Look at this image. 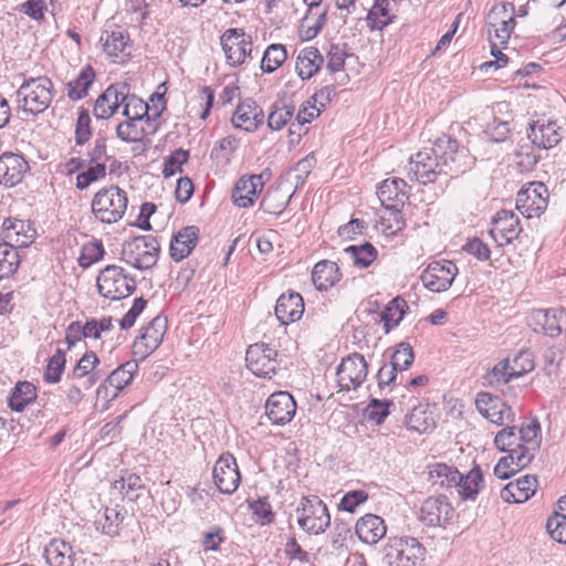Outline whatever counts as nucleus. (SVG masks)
<instances>
[{
  "mask_svg": "<svg viewBox=\"0 0 566 566\" xmlns=\"http://www.w3.org/2000/svg\"><path fill=\"white\" fill-rule=\"evenodd\" d=\"M471 164L468 150L460 149L455 139L443 135L436 139L431 148L410 157L408 175L422 185L439 179L447 185L450 178L464 172Z\"/></svg>",
  "mask_w": 566,
  "mask_h": 566,
  "instance_id": "1",
  "label": "nucleus"
},
{
  "mask_svg": "<svg viewBox=\"0 0 566 566\" xmlns=\"http://www.w3.org/2000/svg\"><path fill=\"white\" fill-rule=\"evenodd\" d=\"M53 96V83L49 77H31L17 91V107L27 115L35 116L49 108Z\"/></svg>",
  "mask_w": 566,
  "mask_h": 566,
  "instance_id": "2",
  "label": "nucleus"
},
{
  "mask_svg": "<svg viewBox=\"0 0 566 566\" xmlns=\"http://www.w3.org/2000/svg\"><path fill=\"white\" fill-rule=\"evenodd\" d=\"M128 198L126 191L118 186L101 188L93 197L91 210L93 216L102 223L118 222L127 210Z\"/></svg>",
  "mask_w": 566,
  "mask_h": 566,
  "instance_id": "3",
  "label": "nucleus"
},
{
  "mask_svg": "<svg viewBox=\"0 0 566 566\" xmlns=\"http://www.w3.org/2000/svg\"><path fill=\"white\" fill-rule=\"evenodd\" d=\"M426 548L415 537H391L384 548L382 562L387 566H417L424 559Z\"/></svg>",
  "mask_w": 566,
  "mask_h": 566,
  "instance_id": "4",
  "label": "nucleus"
},
{
  "mask_svg": "<svg viewBox=\"0 0 566 566\" xmlns=\"http://www.w3.org/2000/svg\"><path fill=\"white\" fill-rule=\"evenodd\" d=\"M298 526L307 534L324 533L331 524L326 504L316 495L303 496L296 507Z\"/></svg>",
  "mask_w": 566,
  "mask_h": 566,
  "instance_id": "5",
  "label": "nucleus"
},
{
  "mask_svg": "<svg viewBox=\"0 0 566 566\" xmlns=\"http://www.w3.org/2000/svg\"><path fill=\"white\" fill-rule=\"evenodd\" d=\"M160 245L153 235H140L123 245V259L135 269L147 270L157 264Z\"/></svg>",
  "mask_w": 566,
  "mask_h": 566,
  "instance_id": "6",
  "label": "nucleus"
},
{
  "mask_svg": "<svg viewBox=\"0 0 566 566\" xmlns=\"http://www.w3.org/2000/svg\"><path fill=\"white\" fill-rule=\"evenodd\" d=\"M136 289V282L118 265H107L97 276V290L109 300H122L129 296Z\"/></svg>",
  "mask_w": 566,
  "mask_h": 566,
  "instance_id": "7",
  "label": "nucleus"
},
{
  "mask_svg": "<svg viewBox=\"0 0 566 566\" xmlns=\"http://www.w3.org/2000/svg\"><path fill=\"white\" fill-rule=\"evenodd\" d=\"M407 184L401 178L386 179L377 187V197L384 209L394 211L395 224L389 228L392 230L402 229L405 221L401 213L406 200L408 199Z\"/></svg>",
  "mask_w": 566,
  "mask_h": 566,
  "instance_id": "8",
  "label": "nucleus"
},
{
  "mask_svg": "<svg viewBox=\"0 0 566 566\" xmlns=\"http://www.w3.org/2000/svg\"><path fill=\"white\" fill-rule=\"evenodd\" d=\"M548 197V189L543 182H530L517 192L515 206L527 219L539 217L547 208Z\"/></svg>",
  "mask_w": 566,
  "mask_h": 566,
  "instance_id": "9",
  "label": "nucleus"
},
{
  "mask_svg": "<svg viewBox=\"0 0 566 566\" xmlns=\"http://www.w3.org/2000/svg\"><path fill=\"white\" fill-rule=\"evenodd\" d=\"M130 88L128 84H126V94L125 98H123L122 114L130 119V120H143L145 117L147 120L156 119L160 116L161 112L165 109V99L161 94H154L150 98L153 103V107H150L146 102L142 98L137 97L134 94L129 93Z\"/></svg>",
  "mask_w": 566,
  "mask_h": 566,
  "instance_id": "10",
  "label": "nucleus"
},
{
  "mask_svg": "<svg viewBox=\"0 0 566 566\" xmlns=\"http://www.w3.org/2000/svg\"><path fill=\"white\" fill-rule=\"evenodd\" d=\"M227 63L239 66L252 54L251 36L242 29H228L220 38Z\"/></svg>",
  "mask_w": 566,
  "mask_h": 566,
  "instance_id": "11",
  "label": "nucleus"
},
{
  "mask_svg": "<svg viewBox=\"0 0 566 566\" xmlns=\"http://www.w3.org/2000/svg\"><path fill=\"white\" fill-rule=\"evenodd\" d=\"M367 374L368 364L361 354L354 353L343 358L336 371L340 390L349 391L358 388L365 381Z\"/></svg>",
  "mask_w": 566,
  "mask_h": 566,
  "instance_id": "12",
  "label": "nucleus"
},
{
  "mask_svg": "<svg viewBox=\"0 0 566 566\" xmlns=\"http://www.w3.org/2000/svg\"><path fill=\"white\" fill-rule=\"evenodd\" d=\"M277 352L268 344L250 345L245 353L247 367L258 377L271 378L277 368Z\"/></svg>",
  "mask_w": 566,
  "mask_h": 566,
  "instance_id": "13",
  "label": "nucleus"
},
{
  "mask_svg": "<svg viewBox=\"0 0 566 566\" xmlns=\"http://www.w3.org/2000/svg\"><path fill=\"white\" fill-rule=\"evenodd\" d=\"M457 274L458 268L452 261H433L422 272L421 282L429 291L440 293L451 286Z\"/></svg>",
  "mask_w": 566,
  "mask_h": 566,
  "instance_id": "14",
  "label": "nucleus"
},
{
  "mask_svg": "<svg viewBox=\"0 0 566 566\" xmlns=\"http://www.w3.org/2000/svg\"><path fill=\"white\" fill-rule=\"evenodd\" d=\"M213 483L223 494H233L240 483L241 474L235 458L230 453H223L214 463L212 471Z\"/></svg>",
  "mask_w": 566,
  "mask_h": 566,
  "instance_id": "15",
  "label": "nucleus"
},
{
  "mask_svg": "<svg viewBox=\"0 0 566 566\" xmlns=\"http://www.w3.org/2000/svg\"><path fill=\"white\" fill-rule=\"evenodd\" d=\"M515 27L514 8L512 4L493 6L488 15V33L497 40L500 45L506 44Z\"/></svg>",
  "mask_w": 566,
  "mask_h": 566,
  "instance_id": "16",
  "label": "nucleus"
},
{
  "mask_svg": "<svg viewBox=\"0 0 566 566\" xmlns=\"http://www.w3.org/2000/svg\"><path fill=\"white\" fill-rule=\"evenodd\" d=\"M453 514L454 509L447 496H430L421 504L419 520L429 527H437L449 523Z\"/></svg>",
  "mask_w": 566,
  "mask_h": 566,
  "instance_id": "17",
  "label": "nucleus"
},
{
  "mask_svg": "<svg viewBox=\"0 0 566 566\" xmlns=\"http://www.w3.org/2000/svg\"><path fill=\"white\" fill-rule=\"evenodd\" d=\"M478 411L492 423L503 426L514 421L512 408L497 396L479 392L475 398Z\"/></svg>",
  "mask_w": 566,
  "mask_h": 566,
  "instance_id": "18",
  "label": "nucleus"
},
{
  "mask_svg": "<svg viewBox=\"0 0 566 566\" xmlns=\"http://www.w3.org/2000/svg\"><path fill=\"white\" fill-rule=\"evenodd\" d=\"M490 237L499 247L511 243L522 232L518 217L510 210H500L491 222Z\"/></svg>",
  "mask_w": 566,
  "mask_h": 566,
  "instance_id": "19",
  "label": "nucleus"
},
{
  "mask_svg": "<svg viewBox=\"0 0 566 566\" xmlns=\"http://www.w3.org/2000/svg\"><path fill=\"white\" fill-rule=\"evenodd\" d=\"M167 331V318L164 316L154 317L144 328L142 335L135 340L133 352L140 358L148 357L163 342Z\"/></svg>",
  "mask_w": 566,
  "mask_h": 566,
  "instance_id": "20",
  "label": "nucleus"
},
{
  "mask_svg": "<svg viewBox=\"0 0 566 566\" xmlns=\"http://www.w3.org/2000/svg\"><path fill=\"white\" fill-rule=\"evenodd\" d=\"M137 369L138 364L136 360H128L122 364L108 375L104 384L99 385L97 396L114 400L132 382Z\"/></svg>",
  "mask_w": 566,
  "mask_h": 566,
  "instance_id": "21",
  "label": "nucleus"
},
{
  "mask_svg": "<svg viewBox=\"0 0 566 566\" xmlns=\"http://www.w3.org/2000/svg\"><path fill=\"white\" fill-rule=\"evenodd\" d=\"M296 410V402L286 391L272 394L265 403V412L273 424L282 426L290 422Z\"/></svg>",
  "mask_w": 566,
  "mask_h": 566,
  "instance_id": "22",
  "label": "nucleus"
},
{
  "mask_svg": "<svg viewBox=\"0 0 566 566\" xmlns=\"http://www.w3.org/2000/svg\"><path fill=\"white\" fill-rule=\"evenodd\" d=\"M527 138L537 148L551 149L562 140L560 126L555 120L537 119L530 124Z\"/></svg>",
  "mask_w": 566,
  "mask_h": 566,
  "instance_id": "23",
  "label": "nucleus"
},
{
  "mask_svg": "<svg viewBox=\"0 0 566 566\" xmlns=\"http://www.w3.org/2000/svg\"><path fill=\"white\" fill-rule=\"evenodd\" d=\"M126 94V83L109 85L95 101L93 114L97 119H108L122 107Z\"/></svg>",
  "mask_w": 566,
  "mask_h": 566,
  "instance_id": "24",
  "label": "nucleus"
},
{
  "mask_svg": "<svg viewBox=\"0 0 566 566\" xmlns=\"http://www.w3.org/2000/svg\"><path fill=\"white\" fill-rule=\"evenodd\" d=\"M264 172L241 177L232 190V201L240 208L251 207L264 187Z\"/></svg>",
  "mask_w": 566,
  "mask_h": 566,
  "instance_id": "25",
  "label": "nucleus"
},
{
  "mask_svg": "<svg viewBox=\"0 0 566 566\" xmlns=\"http://www.w3.org/2000/svg\"><path fill=\"white\" fill-rule=\"evenodd\" d=\"M2 233L4 242L17 249L29 247L33 242L36 231L30 221L8 218L2 223Z\"/></svg>",
  "mask_w": 566,
  "mask_h": 566,
  "instance_id": "26",
  "label": "nucleus"
},
{
  "mask_svg": "<svg viewBox=\"0 0 566 566\" xmlns=\"http://www.w3.org/2000/svg\"><path fill=\"white\" fill-rule=\"evenodd\" d=\"M28 161L20 155L4 153L0 156V184L13 187L20 184L28 171Z\"/></svg>",
  "mask_w": 566,
  "mask_h": 566,
  "instance_id": "27",
  "label": "nucleus"
},
{
  "mask_svg": "<svg viewBox=\"0 0 566 566\" xmlns=\"http://www.w3.org/2000/svg\"><path fill=\"white\" fill-rule=\"evenodd\" d=\"M263 119L262 108L252 98H245L237 106L232 124L235 128L254 132L263 123Z\"/></svg>",
  "mask_w": 566,
  "mask_h": 566,
  "instance_id": "28",
  "label": "nucleus"
},
{
  "mask_svg": "<svg viewBox=\"0 0 566 566\" xmlns=\"http://www.w3.org/2000/svg\"><path fill=\"white\" fill-rule=\"evenodd\" d=\"M304 313V302L300 293L289 291L276 301L275 316L283 325L298 321Z\"/></svg>",
  "mask_w": 566,
  "mask_h": 566,
  "instance_id": "29",
  "label": "nucleus"
},
{
  "mask_svg": "<svg viewBox=\"0 0 566 566\" xmlns=\"http://www.w3.org/2000/svg\"><path fill=\"white\" fill-rule=\"evenodd\" d=\"M410 401L416 402L410 411L405 416V426L408 430L417 433H424L436 426L433 412L429 405L420 403L416 397H410Z\"/></svg>",
  "mask_w": 566,
  "mask_h": 566,
  "instance_id": "30",
  "label": "nucleus"
},
{
  "mask_svg": "<svg viewBox=\"0 0 566 566\" xmlns=\"http://www.w3.org/2000/svg\"><path fill=\"white\" fill-rule=\"evenodd\" d=\"M532 319L549 337H556L566 329V310L562 307L537 310L533 313Z\"/></svg>",
  "mask_w": 566,
  "mask_h": 566,
  "instance_id": "31",
  "label": "nucleus"
},
{
  "mask_svg": "<svg viewBox=\"0 0 566 566\" xmlns=\"http://www.w3.org/2000/svg\"><path fill=\"white\" fill-rule=\"evenodd\" d=\"M533 367L532 360H527V364L521 366V368L511 367V359L505 358L494 365L493 368L484 375V381L491 387L507 384L512 379L525 375L532 370Z\"/></svg>",
  "mask_w": 566,
  "mask_h": 566,
  "instance_id": "32",
  "label": "nucleus"
},
{
  "mask_svg": "<svg viewBox=\"0 0 566 566\" xmlns=\"http://www.w3.org/2000/svg\"><path fill=\"white\" fill-rule=\"evenodd\" d=\"M537 484L535 475H524L507 483L501 490V497L509 503H523L535 494Z\"/></svg>",
  "mask_w": 566,
  "mask_h": 566,
  "instance_id": "33",
  "label": "nucleus"
},
{
  "mask_svg": "<svg viewBox=\"0 0 566 566\" xmlns=\"http://www.w3.org/2000/svg\"><path fill=\"white\" fill-rule=\"evenodd\" d=\"M355 531L363 543L374 545L385 537L387 527L380 516L365 514L357 521Z\"/></svg>",
  "mask_w": 566,
  "mask_h": 566,
  "instance_id": "34",
  "label": "nucleus"
},
{
  "mask_svg": "<svg viewBox=\"0 0 566 566\" xmlns=\"http://www.w3.org/2000/svg\"><path fill=\"white\" fill-rule=\"evenodd\" d=\"M199 239V228L188 226L178 231L170 242V256L179 262L186 259L195 249Z\"/></svg>",
  "mask_w": 566,
  "mask_h": 566,
  "instance_id": "35",
  "label": "nucleus"
},
{
  "mask_svg": "<svg viewBox=\"0 0 566 566\" xmlns=\"http://www.w3.org/2000/svg\"><path fill=\"white\" fill-rule=\"evenodd\" d=\"M304 2L308 6V10L302 20L300 34L302 40L310 41L316 38L324 28L327 21V10L314 17L313 10L319 7L322 0H304Z\"/></svg>",
  "mask_w": 566,
  "mask_h": 566,
  "instance_id": "36",
  "label": "nucleus"
},
{
  "mask_svg": "<svg viewBox=\"0 0 566 566\" xmlns=\"http://www.w3.org/2000/svg\"><path fill=\"white\" fill-rule=\"evenodd\" d=\"M342 273L336 262L322 260L312 271V281L318 291H327L340 281Z\"/></svg>",
  "mask_w": 566,
  "mask_h": 566,
  "instance_id": "37",
  "label": "nucleus"
},
{
  "mask_svg": "<svg viewBox=\"0 0 566 566\" xmlns=\"http://www.w3.org/2000/svg\"><path fill=\"white\" fill-rule=\"evenodd\" d=\"M50 566H74L75 553L71 544L62 539H52L44 549Z\"/></svg>",
  "mask_w": 566,
  "mask_h": 566,
  "instance_id": "38",
  "label": "nucleus"
},
{
  "mask_svg": "<svg viewBox=\"0 0 566 566\" xmlns=\"http://www.w3.org/2000/svg\"><path fill=\"white\" fill-rule=\"evenodd\" d=\"M323 55L315 46H307L300 51L295 70L302 80L311 78L321 69Z\"/></svg>",
  "mask_w": 566,
  "mask_h": 566,
  "instance_id": "39",
  "label": "nucleus"
},
{
  "mask_svg": "<svg viewBox=\"0 0 566 566\" xmlns=\"http://www.w3.org/2000/svg\"><path fill=\"white\" fill-rule=\"evenodd\" d=\"M101 41L103 42L104 52L114 59L125 60L129 56L128 43L129 36L122 30L104 31Z\"/></svg>",
  "mask_w": 566,
  "mask_h": 566,
  "instance_id": "40",
  "label": "nucleus"
},
{
  "mask_svg": "<svg viewBox=\"0 0 566 566\" xmlns=\"http://www.w3.org/2000/svg\"><path fill=\"white\" fill-rule=\"evenodd\" d=\"M99 364V359L94 352L85 353L77 361L72 371V377L76 379H84V386L86 389L95 385L99 378L98 373L95 371L96 366Z\"/></svg>",
  "mask_w": 566,
  "mask_h": 566,
  "instance_id": "41",
  "label": "nucleus"
},
{
  "mask_svg": "<svg viewBox=\"0 0 566 566\" xmlns=\"http://www.w3.org/2000/svg\"><path fill=\"white\" fill-rule=\"evenodd\" d=\"M38 397L36 387L30 381H19L8 398L11 410L21 412Z\"/></svg>",
  "mask_w": 566,
  "mask_h": 566,
  "instance_id": "42",
  "label": "nucleus"
},
{
  "mask_svg": "<svg viewBox=\"0 0 566 566\" xmlns=\"http://www.w3.org/2000/svg\"><path fill=\"white\" fill-rule=\"evenodd\" d=\"M429 481L440 488H455L457 483H461L462 474L454 467L446 463H436L430 467Z\"/></svg>",
  "mask_w": 566,
  "mask_h": 566,
  "instance_id": "43",
  "label": "nucleus"
},
{
  "mask_svg": "<svg viewBox=\"0 0 566 566\" xmlns=\"http://www.w3.org/2000/svg\"><path fill=\"white\" fill-rule=\"evenodd\" d=\"M95 80V71L92 66L83 67L80 74L67 83V97L72 101L84 98Z\"/></svg>",
  "mask_w": 566,
  "mask_h": 566,
  "instance_id": "44",
  "label": "nucleus"
},
{
  "mask_svg": "<svg viewBox=\"0 0 566 566\" xmlns=\"http://www.w3.org/2000/svg\"><path fill=\"white\" fill-rule=\"evenodd\" d=\"M408 308L407 302L400 296L391 300L385 310L381 312L380 318L384 323V331L386 334L398 326L402 321L406 310Z\"/></svg>",
  "mask_w": 566,
  "mask_h": 566,
  "instance_id": "45",
  "label": "nucleus"
},
{
  "mask_svg": "<svg viewBox=\"0 0 566 566\" xmlns=\"http://www.w3.org/2000/svg\"><path fill=\"white\" fill-rule=\"evenodd\" d=\"M113 489L118 491L123 495V499H127L128 501H137L145 491V485L143 484L139 475L135 473H128L127 475L122 476L119 480H115L113 483Z\"/></svg>",
  "mask_w": 566,
  "mask_h": 566,
  "instance_id": "46",
  "label": "nucleus"
},
{
  "mask_svg": "<svg viewBox=\"0 0 566 566\" xmlns=\"http://www.w3.org/2000/svg\"><path fill=\"white\" fill-rule=\"evenodd\" d=\"M116 505L115 507H105L104 513L95 521L96 527L108 536L119 534V527L124 521L125 514Z\"/></svg>",
  "mask_w": 566,
  "mask_h": 566,
  "instance_id": "47",
  "label": "nucleus"
},
{
  "mask_svg": "<svg viewBox=\"0 0 566 566\" xmlns=\"http://www.w3.org/2000/svg\"><path fill=\"white\" fill-rule=\"evenodd\" d=\"M482 482V470L479 467H474L465 475L462 474V481L457 483L455 489L462 500H473L478 495Z\"/></svg>",
  "mask_w": 566,
  "mask_h": 566,
  "instance_id": "48",
  "label": "nucleus"
},
{
  "mask_svg": "<svg viewBox=\"0 0 566 566\" xmlns=\"http://www.w3.org/2000/svg\"><path fill=\"white\" fill-rule=\"evenodd\" d=\"M388 7L389 0H375L366 18L367 24L371 30L380 31L392 22Z\"/></svg>",
  "mask_w": 566,
  "mask_h": 566,
  "instance_id": "49",
  "label": "nucleus"
},
{
  "mask_svg": "<svg viewBox=\"0 0 566 566\" xmlns=\"http://www.w3.org/2000/svg\"><path fill=\"white\" fill-rule=\"evenodd\" d=\"M344 253L350 258L356 266L361 269L368 268L377 258V250L370 243L349 245L344 249Z\"/></svg>",
  "mask_w": 566,
  "mask_h": 566,
  "instance_id": "50",
  "label": "nucleus"
},
{
  "mask_svg": "<svg viewBox=\"0 0 566 566\" xmlns=\"http://www.w3.org/2000/svg\"><path fill=\"white\" fill-rule=\"evenodd\" d=\"M295 107L292 102H276L268 117V126L273 130L282 129L293 117Z\"/></svg>",
  "mask_w": 566,
  "mask_h": 566,
  "instance_id": "51",
  "label": "nucleus"
},
{
  "mask_svg": "<svg viewBox=\"0 0 566 566\" xmlns=\"http://www.w3.org/2000/svg\"><path fill=\"white\" fill-rule=\"evenodd\" d=\"M20 255L12 245L0 243V280L10 277L19 268Z\"/></svg>",
  "mask_w": 566,
  "mask_h": 566,
  "instance_id": "52",
  "label": "nucleus"
},
{
  "mask_svg": "<svg viewBox=\"0 0 566 566\" xmlns=\"http://www.w3.org/2000/svg\"><path fill=\"white\" fill-rule=\"evenodd\" d=\"M287 52L283 44H271L262 55L261 69L265 73H272L285 62Z\"/></svg>",
  "mask_w": 566,
  "mask_h": 566,
  "instance_id": "53",
  "label": "nucleus"
},
{
  "mask_svg": "<svg viewBox=\"0 0 566 566\" xmlns=\"http://www.w3.org/2000/svg\"><path fill=\"white\" fill-rule=\"evenodd\" d=\"M518 443L525 448L536 452L541 442V424L537 419H533L526 424H523L518 430Z\"/></svg>",
  "mask_w": 566,
  "mask_h": 566,
  "instance_id": "54",
  "label": "nucleus"
},
{
  "mask_svg": "<svg viewBox=\"0 0 566 566\" xmlns=\"http://www.w3.org/2000/svg\"><path fill=\"white\" fill-rule=\"evenodd\" d=\"M535 146L533 143H525L518 145L515 150V164L521 169V171H530L532 170L539 160V155L535 151Z\"/></svg>",
  "mask_w": 566,
  "mask_h": 566,
  "instance_id": "55",
  "label": "nucleus"
},
{
  "mask_svg": "<svg viewBox=\"0 0 566 566\" xmlns=\"http://www.w3.org/2000/svg\"><path fill=\"white\" fill-rule=\"evenodd\" d=\"M139 120H126L120 122L116 126V136L124 143H138L145 137L144 127L138 125Z\"/></svg>",
  "mask_w": 566,
  "mask_h": 566,
  "instance_id": "56",
  "label": "nucleus"
},
{
  "mask_svg": "<svg viewBox=\"0 0 566 566\" xmlns=\"http://www.w3.org/2000/svg\"><path fill=\"white\" fill-rule=\"evenodd\" d=\"M392 406L394 402L391 400L373 398L367 405L365 416L369 421L376 424H381L389 416L390 407Z\"/></svg>",
  "mask_w": 566,
  "mask_h": 566,
  "instance_id": "57",
  "label": "nucleus"
},
{
  "mask_svg": "<svg viewBox=\"0 0 566 566\" xmlns=\"http://www.w3.org/2000/svg\"><path fill=\"white\" fill-rule=\"evenodd\" d=\"M104 255V247L102 241L93 240L83 244L78 256V264L83 269L90 268L99 261Z\"/></svg>",
  "mask_w": 566,
  "mask_h": 566,
  "instance_id": "58",
  "label": "nucleus"
},
{
  "mask_svg": "<svg viewBox=\"0 0 566 566\" xmlns=\"http://www.w3.org/2000/svg\"><path fill=\"white\" fill-rule=\"evenodd\" d=\"M87 168L80 172L76 177V188L84 190L90 187L91 184L103 179L106 176L105 164H86Z\"/></svg>",
  "mask_w": 566,
  "mask_h": 566,
  "instance_id": "59",
  "label": "nucleus"
},
{
  "mask_svg": "<svg viewBox=\"0 0 566 566\" xmlns=\"http://www.w3.org/2000/svg\"><path fill=\"white\" fill-rule=\"evenodd\" d=\"M65 363V353L62 349H57L55 354L49 359L44 373V380L49 384L59 382L64 371Z\"/></svg>",
  "mask_w": 566,
  "mask_h": 566,
  "instance_id": "60",
  "label": "nucleus"
},
{
  "mask_svg": "<svg viewBox=\"0 0 566 566\" xmlns=\"http://www.w3.org/2000/svg\"><path fill=\"white\" fill-rule=\"evenodd\" d=\"M413 359L412 347L410 344L402 342L392 354L390 364L396 367L397 370H406L412 365Z\"/></svg>",
  "mask_w": 566,
  "mask_h": 566,
  "instance_id": "61",
  "label": "nucleus"
},
{
  "mask_svg": "<svg viewBox=\"0 0 566 566\" xmlns=\"http://www.w3.org/2000/svg\"><path fill=\"white\" fill-rule=\"evenodd\" d=\"M92 137L91 117L87 109L82 108L78 113L75 126V144L83 146Z\"/></svg>",
  "mask_w": 566,
  "mask_h": 566,
  "instance_id": "62",
  "label": "nucleus"
},
{
  "mask_svg": "<svg viewBox=\"0 0 566 566\" xmlns=\"http://www.w3.org/2000/svg\"><path fill=\"white\" fill-rule=\"evenodd\" d=\"M485 137L494 143L504 142L510 134L509 123L505 120H500L497 118H493L492 122L488 123L484 130Z\"/></svg>",
  "mask_w": 566,
  "mask_h": 566,
  "instance_id": "63",
  "label": "nucleus"
},
{
  "mask_svg": "<svg viewBox=\"0 0 566 566\" xmlns=\"http://www.w3.org/2000/svg\"><path fill=\"white\" fill-rule=\"evenodd\" d=\"M546 530L553 539L566 544V514L556 513L551 516L546 522Z\"/></svg>",
  "mask_w": 566,
  "mask_h": 566,
  "instance_id": "64",
  "label": "nucleus"
}]
</instances>
